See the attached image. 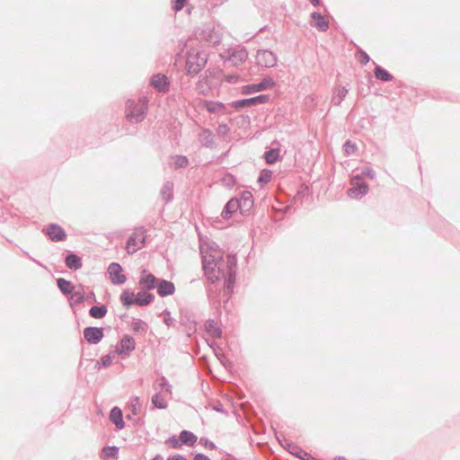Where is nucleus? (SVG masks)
Masks as SVG:
<instances>
[{
	"label": "nucleus",
	"mask_w": 460,
	"mask_h": 460,
	"mask_svg": "<svg viewBox=\"0 0 460 460\" xmlns=\"http://www.w3.org/2000/svg\"><path fill=\"white\" fill-rule=\"evenodd\" d=\"M358 61L362 64V65H367L369 61H370V57L369 55L365 52L364 50L360 49L358 52Z\"/></svg>",
	"instance_id": "3c124183"
},
{
	"label": "nucleus",
	"mask_w": 460,
	"mask_h": 460,
	"mask_svg": "<svg viewBox=\"0 0 460 460\" xmlns=\"http://www.w3.org/2000/svg\"><path fill=\"white\" fill-rule=\"evenodd\" d=\"M152 403L153 405L157 409H166L167 408V402H165L164 396L161 394V393H156L152 397Z\"/></svg>",
	"instance_id": "a19ab883"
},
{
	"label": "nucleus",
	"mask_w": 460,
	"mask_h": 460,
	"mask_svg": "<svg viewBox=\"0 0 460 460\" xmlns=\"http://www.w3.org/2000/svg\"><path fill=\"white\" fill-rule=\"evenodd\" d=\"M205 330L208 334L211 335L213 338H220L222 334V330L218 325L217 322L213 319H208L205 324Z\"/></svg>",
	"instance_id": "a878e982"
},
{
	"label": "nucleus",
	"mask_w": 460,
	"mask_h": 460,
	"mask_svg": "<svg viewBox=\"0 0 460 460\" xmlns=\"http://www.w3.org/2000/svg\"><path fill=\"white\" fill-rule=\"evenodd\" d=\"M173 182L171 181H167L164 183L161 189V197L165 202H171L173 199Z\"/></svg>",
	"instance_id": "bb28decb"
},
{
	"label": "nucleus",
	"mask_w": 460,
	"mask_h": 460,
	"mask_svg": "<svg viewBox=\"0 0 460 460\" xmlns=\"http://www.w3.org/2000/svg\"><path fill=\"white\" fill-rule=\"evenodd\" d=\"M44 233L52 242H62L67 237L65 230L59 225L54 223L49 224Z\"/></svg>",
	"instance_id": "f8f14e48"
},
{
	"label": "nucleus",
	"mask_w": 460,
	"mask_h": 460,
	"mask_svg": "<svg viewBox=\"0 0 460 460\" xmlns=\"http://www.w3.org/2000/svg\"><path fill=\"white\" fill-rule=\"evenodd\" d=\"M238 203L240 204V213L243 216L250 215L254 205L252 193L249 190L242 191L240 193V197L238 198Z\"/></svg>",
	"instance_id": "1a4fd4ad"
},
{
	"label": "nucleus",
	"mask_w": 460,
	"mask_h": 460,
	"mask_svg": "<svg viewBox=\"0 0 460 460\" xmlns=\"http://www.w3.org/2000/svg\"><path fill=\"white\" fill-rule=\"evenodd\" d=\"M155 299V296L152 293L140 291L137 294L136 297L134 298V302L137 305L139 306H145L151 304Z\"/></svg>",
	"instance_id": "393cba45"
},
{
	"label": "nucleus",
	"mask_w": 460,
	"mask_h": 460,
	"mask_svg": "<svg viewBox=\"0 0 460 460\" xmlns=\"http://www.w3.org/2000/svg\"><path fill=\"white\" fill-rule=\"evenodd\" d=\"M186 1L187 0H172V9L176 12L181 11L184 7Z\"/></svg>",
	"instance_id": "603ef678"
},
{
	"label": "nucleus",
	"mask_w": 460,
	"mask_h": 460,
	"mask_svg": "<svg viewBox=\"0 0 460 460\" xmlns=\"http://www.w3.org/2000/svg\"><path fill=\"white\" fill-rule=\"evenodd\" d=\"M135 294L133 291L126 289L120 294L119 300L124 306L129 307L133 305H136L133 298Z\"/></svg>",
	"instance_id": "4c0bfd02"
},
{
	"label": "nucleus",
	"mask_w": 460,
	"mask_h": 460,
	"mask_svg": "<svg viewBox=\"0 0 460 460\" xmlns=\"http://www.w3.org/2000/svg\"><path fill=\"white\" fill-rule=\"evenodd\" d=\"M348 89L344 86L335 88L332 97V103L335 106L340 105L343 99L346 97Z\"/></svg>",
	"instance_id": "473e14b6"
},
{
	"label": "nucleus",
	"mask_w": 460,
	"mask_h": 460,
	"mask_svg": "<svg viewBox=\"0 0 460 460\" xmlns=\"http://www.w3.org/2000/svg\"><path fill=\"white\" fill-rule=\"evenodd\" d=\"M197 89L203 95H208L210 87L208 85V76L206 75L199 78L197 83Z\"/></svg>",
	"instance_id": "ea45409f"
},
{
	"label": "nucleus",
	"mask_w": 460,
	"mask_h": 460,
	"mask_svg": "<svg viewBox=\"0 0 460 460\" xmlns=\"http://www.w3.org/2000/svg\"><path fill=\"white\" fill-rule=\"evenodd\" d=\"M271 177L272 172L270 170L264 169L261 172L258 181L261 183H268L270 181Z\"/></svg>",
	"instance_id": "49530a36"
},
{
	"label": "nucleus",
	"mask_w": 460,
	"mask_h": 460,
	"mask_svg": "<svg viewBox=\"0 0 460 460\" xmlns=\"http://www.w3.org/2000/svg\"><path fill=\"white\" fill-rule=\"evenodd\" d=\"M164 314V323L168 326H173L176 323V320L171 316V313L169 310L165 309L163 312Z\"/></svg>",
	"instance_id": "8fccbe9b"
},
{
	"label": "nucleus",
	"mask_w": 460,
	"mask_h": 460,
	"mask_svg": "<svg viewBox=\"0 0 460 460\" xmlns=\"http://www.w3.org/2000/svg\"><path fill=\"white\" fill-rule=\"evenodd\" d=\"M152 460H164V458L162 456L156 455Z\"/></svg>",
	"instance_id": "0e129e2a"
},
{
	"label": "nucleus",
	"mask_w": 460,
	"mask_h": 460,
	"mask_svg": "<svg viewBox=\"0 0 460 460\" xmlns=\"http://www.w3.org/2000/svg\"><path fill=\"white\" fill-rule=\"evenodd\" d=\"M66 266L73 270H77L82 268V259L75 253L69 252L65 258Z\"/></svg>",
	"instance_id": "b1692460"
},
{
	"label": "nucleus",
	"mask_w": 460,
	"mask_h": 460,
	"mask_svg": "<svg viewBox=\"0 0 460 460\" xmlns=\"http://www.w3.org/2000/svg\"><path fill=\"white\" fill-rule=\"evenodd\" d=\"M230 131L229 127L226 124H219L217 127V133L220 135H227Z\"/></svg>",
	"instance_id": "6e6d98bb"
},
{
	"label": "nucleus",
	"mask_w": 460,
	"mask_h": 460,
	"mask_svg": "<svg viewBox=\"0 0 460 460\" xmlns=\"http://www.w3.org/2000/svg\"><path fill=\"white\" fill-rule=\"evenodd\" d=\"M313 5L318 6L320 4L321 0H310Z\"/></svg>",
	"instance_id": "680f3d73"
},
{
	"label": "nucleus",
	"mask_w": 460,
	"mask_h": 460,
	"mask_svg": "<svg viewBox=\"0 0 460 460\" xmlns=\"http://www.w3.org/2000/svg\"><path fill=\"white\" fill-rule=\"evenodd\" d=\"M108 312V308L105 305H93L89 310V315L95 319L103 318Z\"/></svg>",
	"instance_id": "72a5a7b5"
},
{
	"label": "nucleus",
	"mask_w": 460,
	"mask_h": 460,
	"mask_svg": "<svg viewBox=\"0 0 460 460\" xmlns=\"http://www.w3.org/2000/svg\"><path fill=\"white\" fill-rule=\"evenodd\" d=\"M159 385L161 386L162 390L171 393L172 385L168 383L164 376H162Z\"/></svg>",
	"instance_id": "5fc2aeb1"
},
{
	"label": "nucleus",
	"mask_w": 460,
	"mask_h": 460,
	"mask_svg": "<svg viewBox=\"0 0 460 460\" xmlns=\"http://www.w3.org/2000/svg\"><path fill=\"white\" fill-rule=\"evenodd\" d=\"M194 460H210V458L202 453H197L194 456Z\"/></svg>",
	"instance_id": "13d9d810"
},
{
	"label": "nucleus",
	"mask_w": 460,
	"mask_h": 460,
	"mask_svg": "<svg viewBox=\"0 0 460 460\" xmlns=\"http://www.w3.org/2000/svg\"><path fill=\"white\" fill-rule=\"evenodd\" d=\"M57 285L61 293L65 296L70 295L75 290V286L73 283L63 278L57 279Z\"/></svg>",
	"instance_id": "cd10ccee"
},
{
	"label": "nucleus",
	"mask_w": 460,
	"mask_h": 460,
	"mask_svg": "<svg viewBox=\"0 0 460 460\" xmlns=\"http://www.w3.org/2000/svg\"><path fill=\"white\" fill-rule=\"evenodd\" d=\"M101 362L104 367H109L111 364V358L110 355L103 356L101 358Z\"/></svg>",
	"instance_id": "4d7b16f0"
},
{
	"label": "nucleus",
	"mask_w": 460,
	"mask_h": 460,
	"mask_svg": "<svg viewBox=\"0 0 460 460\" xmlns=\"http://www.w3.org/2000/svg\"><path fill=\"white\" fill-rule=\"evenodd\" d=\"M128 409L132 415L137 416L141 411V403L137 396H133L128 402Z\"/></svg>",
	"instance_id": "58836bf2"
},
{
	"label": "nucleus",
	"mask_w": 460,
	"mask_h": 460,
	"mask_svg": "<svg viewBox=\"0 0 460 460\" xmlns=\"http://www.w3.org/2000/svg\"><path fill=\"white\" fill-rule=\"evenodd\" d=\"M348 190V194L350 198L360 199L365 196L368 191V185L366 182H359L357 181V184Z\"/></svg>",
	"instance_id": "a211bd4d"
},
{
	"label": "nucleus",
	"mask_w": 460,
	"mask_h": 460,
	"mask_svg": "<svg viewBox=\"0 0 460 460\" xmlns=\"http://www.w3.org/2000/svg\"><path fill=\"white\" fill-rule=\"evenodd\" d=\"M275 86L274 80L270 77H264L258 84H251L242 86L241 93L245 95L252 94L254 93L262 92L268 89H271Z\"/></svg>",
	"instance_id": "423d86ee"
},
{
	"label": "nucleus",
	"mask_w": 460,
	"mask_h": 460,
	"mask_svg": "<svg viewBox=\"0 0 460 460\" xmlns=\"http://www.w3.org/2000/svg\"><path fill=\"white\" fill-rule=\"evenodd\" d=\"M375 176H376V172L371 167H369V166L364 167L361 170L360 173L354 175L352 177L351 184H357V181H360L363 177H368L370 179H374Z\"/></svg>",
	"instance_id": "e433bc0d"
},
{
	"label": "nucleus",
	"mask_w": 460,
	"mask_h": 460,
	"mask_svg": "<svg viewBox=\"0 0 460 460\" xmlns=\"http://www.w3.org/2000/svg\"><path fill=\"white\" fill-rule=\"evenodd\" d=\"M110 420L116 426L118 429L125 427L122 411L119 407H113L110 412Z\"/></svg>",
	"instance_id": "412c9836"
},
{
	"label": "nucleus",
	"mask_w": 460,
	"mask_h": 460,
	"mask_svg": "<svg viewBox=\"0 0 460 460\" xmlns=\"http://www.w3.org/2000/svg\"><path fill=\"white\" fill-rule=\"evenodd\" d=\"M167 460H187L184 456L181 455H174L167 458Z\"/></svg>",
	"instance_id": "052dcab7"
},
{
	"label": "nucleus",
	"mask_w": 460,
	"mask_h": 460,
	"mask_svg": "<svg viewBox=\"0 0 460 460\" xmlns=\"http://www.w3.org/2000/svg\"><path fill=\"white\" fill-rule=\"evenodd\" d=\"M240 204L238 203V198L234 197L230 199L225 205L221 216L224 219H229L233 215L239 210Z\"/></svg>",
	"instance_id": "dca6fc26"
},
{
	"label": "nucleus",
	"mask_w": 460,
	"mask_h": 460,
	"mask_svg": "<svg viewBox=\"0 0 460 460\" xmlns=\"http://www.w3.org/2000/svg\"><path fill=\"white\" fill-rule=\"evenodd\" d=\"M257 64L262 67L270 68L277 65V55L269 49H260L256 56Z\"/></svg>",
	"instance_id": "6e6552de"
},
{
	"label": "nucleus",
	"mask_w": 460,
	"mask_h": 460,
	"mask_svg": "<svg viewBox=\"0 0 460 460\" xmlns=\"http://www.w3.org/2000/svg\"><path fill=\"white\" fill-rule=\"evenodd\" d=\"M147 111V100L145 98L137 101L129 99L126 105V118L131 123H138L144 120Z\"/></svg>",
	"instance_id": "7ed1b4c3"
},
{
	"label": "nucleus",
	"mask_w": 460,
	"mask_h": 460,
	"mask_svg": "<svg viewBox=\"0 0 460 460\" xmlns=\"http://www.w3.org/2000/svg\"><path fill=\"white\" fill-rule=\"evenodd\" d=\"M122 271L123 269L119 263L112 262L109 265L108 273L111 283L115 285H121L126 282L127 278Z\"/></svg>",
	"instance_id": "9b49d317"
},
{
	"label": "nucleus",
	"mask_w": 460,
	"mask_h": 460,
	"mask_svg": "<svg viewBox=\"0 0 460 460\" xmlns=\"http://www.w3.org/2000/svg\"><path fill=\"white\" fill-rule=\"evenodd\" d=\"M136 348V341L133 337L125 335L119 345L116 348L115 352L120 356L128 357Z\"/></svg>",
	"instance_id": "ddd939ff"
},
{
	"label": "nucleus",
	"mask_w": 460,
	"mask_h": 460,
	"mask_svg": "<svg viewBox=\"0 0 460 460\" xmlns=\"http://www.w3.org/2000/svg\"><path fill=\"white\" fill-rule=\"evenodd\" d=\"M343 150L346 155H351L356 153L358 147L355 143L347 140L343 145Z\"/></svg>",
	"instance_id": "c03bdc74"
},
{
	"label": "nucleus",
	"mask_w": 460,
	"mask_h": 460,
	"mask_svg": "<svg viewBox=\"0 0 460 460\" xmlns=\"http://www.w3.org/2000/svg\"><path fill=\"white\" fill-rule=\"evenodd\" d=\"M283 439H280V437L277 436L278 440L279 441L280 445L287 449L290 454L293 456L301 458L303 456L311 457V455L302 449L300 447L293 443L292 441H289L288 439H286L284 436H282Z\"/></svg>",
	"instance_id": "2eb2a0df"
},
{
	"label": "nucleus",
	"mask_w": 460,
	"mask_h": 460,
	"mask_svg": "<svg viewBox=\"0 0 460 460\" xmlns=\"http://www.w3.org/2000/svg\"><path fill=\"white\" fill-rule=\"evenodd\" d=\"M197 439V436L191 431L182 430L180 433V440L181 445L192 447L196 443Z\"/></svg>",
	"instance_id": "c756f323"
},
{
	"label": "nucleus",
	"mask_w": 460,
	"mask_h": 460,
	"mask_svg": "<svg viewBox=\"0 0 460 460\" xmlns=\"http://www.w3.org/2000/svg\"><path fill=\"white\" fill-rule=\"evenodd\" d=\"M302 460H319V459H316L315 457L312 456L311 457H306V456H303L300 458Z\"/></svg>",
	"instance_id": "e2e57ef3"
},
{
	"label": "nucleus",
	"mask_w": 460,
	"mask_h": 460,
	"mask_svg": "<svg viewBox=\"0 0 460 460\" xmlns=\"http://www.w3.org/2000/svg\"><path fill=\"white\" fill-rule=\"evenodd\" d=\"M311 16L314 20V26L316 27L318 31L324 32L329 29V21H327L321 13L314 12Z\"/></svg>",
	"instance_id": "4be33fe9"
},
{
	"label": "nucleus",
	"mask_w": 460,
	"mask_h": 460,
	"mask_svg": "<svg viewBox=\"0 0 460 460\" xmlns=\"http://www.w3.org/2000/svg\"><path fill=\"white\" fill-rule=\"evenodd\" d=\"M84 300H85V296H84V288L82 286H80L79 290H76V291L74 290L70 294V297L68 298V302L71 306L81 304Z\"/></svg>",
	"instance_id": "2f4dec72"
},
{
	"label": "nucleus",
	"mask_w": 460,
	"mask_h": 460,
	"mask_svg": "<svg viewBox=\"0 0 460 460\" xmlns=\"http://www.w3.org/2000/svg\"><path fill=\"white\" fill-rule=\"evenodd\" d=\"M146 238V229L144 227L136 228L126 243L128 253H134L144 247Z\"/></svg>",
	"instance_id": "20e7f679"
},
{
	"label": "nucleus",
	"mask_w": 460,
	"mask_h": 460,
	"mask_svg": "<svg viewBox=\"0 0 460 460\" xmlns=\"http://www.w3.org/2000/svg\"><path fill=\"white\" fill-rule=\"evenodd\" d=\"M205 108L209 113H226V111L225 104L220 102H207Z\"/></svg>",
	"instance_id": "7c9ffc66"
},
{
	"label": "nucleus",
	"mask_w": 460,
	"mask_h": 460,
	"mask_svg": "<svg viewBox=\"0 0 460 460\" xmlns=\"http://www.w3.org/2000/svg\"><path fill=\"white\" fill-rule=\"evenodd\" d=\"M172 158L176 169L185 168L189 165V159L185 155H175Z\"/></svg>",
	"instance_id": "37998d69"
},
{
	"label": "nucleus",
	"mask_w": 460,
	"mask_h": 460,
	"mask_svg": "<svg viewBox=\"0 0 460 460\" xmlns=\"http://www.w3.org/2000/svg\"><path fill=\"white\" fill-rule=\"evenodd\" d=\"M103 336V328L102 327L89 326L84 330V338L89 344H98L101 342Z\"/></svg>",
	"instance_id": "9d476101"
},
{
	"label": "nucleus",
	"mask_w": 460,
	"mask_h": 460,
	"mask_svg": "<svg viewBox=\"0 0 460 460\" xmlns=\"http://www.w3.org/2000/svg\"><path fill=\"white\" fill-rule=\"evenodd\" d=\"M270 101L269 94H260L255 97L245 98L241 100H236L231 102V107L236 110H240L248 106H257L261 104H264Z\"/></svg>",
	"instance_id": "0eeeda50"
},
{
	"label": "nucleus",
	"mask_w": 460,
	"mask_h": 460,
	"mask_svg": "<svg viewBox=\"0 0 460 460\" xmlns=\"http://www.w3.org/2000/svg\"><path fill=\"white\" fill-rule=\"evenodd\" d=\"M199 444L203 445L206 447H208L209 449H216L217 447L214 442L208 440L207 438H199Z\"/></svg>",
	"instance_id": "864d4df0"
},
{
	"label": "nucleus",
	"mask_w": 460,
	"mask_h": 460,
	"mask_svg": "<svg viewBox=\"0 0 460 460\" xmlns=\"http://www.w3.org/2000/svg\"><path fill=\"white\" fill-rule=\"evenodd\" d=\"M202 38L212 45H217L221 42L220 33L211 28H207L203 30Z\"/></svg>",
	"instance_id": "5701e85b"
},
{
	"label": "nucleus",
	"mask_w": 460,
	"mask_h": 460,
	"mask_svg": "<svg viewBox=\"0 0 460 460\" xmlns=\"http://www.w3.org/2000/svg\"><path fill=\"white\" fill-rule=\"evenodd\" d=\"M209 257H211V261L207 258L203 261V267L208 279L213 283L224 279L226 291L232 292L236 275V256L228 254L226 261L221 254L217 256L209 255Z\"/></svg>",
	"instance_id": "f257e3e1"
},
{
	"label": "nucleus",
	"mask_w": 460,
	"mask_h": 460,
	"mask_svg": "<svg viewBox=\"0 0 460 460\" xmlns=\"http://www.w3.org/2000/svg\"><path fill=\"white\" fill-rule=\"evenodd\" d=\"M248 58V52L246 51L245 49H238V50H234L231 56H230V58L229 60L234 64V65H238V64H241V63H243Z\"/></svg>",
	"instance_id": "c85d7f7f"
},
{
	"label": "nucleus",
	"mask_w": 460,
	"mask_h": 460,
	"mask_svg": "<svg viewBox=\"0 0 460 460\" xmlns=\"http://www.w3.org/2000/svg\"><path fill=\"white\" fill-rule=\"evenodd\" d=\"M208 54L196 49L188 51L186 57V72L188 75H197L206 66Z\"/></svg>",
	"instance_id": "f03ea898"
},
{
	"label": "nucleus",
	"mask_w": 460,
	"mask_h": 460,
	"mask_svg": "<svg viewBox=\"0 0 460 460\" xmlns=\"http://www.w3.org/2000/svg\"><path fill=\"white\" fill-rule=\"evenodd\" d=\"M150 84L159 93H165L170 89V80L163 74H155L150 79Z\"/></svg>",
	"instance_id": "4468645a"
},
{
	"label": "nucleus",
	"mask_w": 460,
	"mask_h": 460,
	"mask_svg": "<svg viewBox=\"0 0 460 460\" xmlns=\"http://www.w3.org/2000/svg\"><path fill=\"white\" fill-rule=\"evenodd\" d=\"M156 288L157 294L162 297L171 296L175 292L174 284L166 279H159Z\"/></svg>",
	"instance_id": "f3484780"
},
{
	"label": "nucleus",
	"mask_w": 460,
	"mask_h": 460,
	"mask_svg": "<svg viewBox=\"0 0 460 460\" xmlns=\"http://www.w3.org/2000/svg\"><path fill=\"white\" fill-rule=\"evenodd\" d=\"M221 181L224 186L227 188H232L235 182V177L231 173H226L225 176L222 177Z\"/></svg>",
	"instance_id": "de8ad7c7"
},
{
	"label": "nucleus",
	"mask_w": 460,
	"mask_h": 460,
	"mask_svg": "<svg viewBox=\"0 0 460 460\" xmlns=\"http://www.w3.org/2000/svg\"><path fill=\"white\" fill-rule=\"evenodd\" d=\"M165 444L172 448H180L182 445L180 440V437L172 436L165 440Z\"/></svg>",
	"instance_id": "09e8293b"
},
{
	"label": "nucleus",
	"mask_w": 460,
	"mask_h": 460,
	"mask_svg": "<svg viewBox=\"0 0 460 460\" xmlns=\"http://www.w3.org/2000/svg\"><path fill=\"white\" fill-rule=\"evenodd\" d=\"M133 416H134V415H132L131 413H130V414H128V415H127V419H128V420H132V417H133Z\"/></svg>",
	"instance_id": "338daca9"
},
{
	"label": "nucleus",
	"mask_w": 460,
	"mask_h": 460,
	"mask_svg": "<svg viewBox=\"0 0 460 460\" xmlns=\"http://www.w3.org/2000/svg\"><path fill=\"white\" fill-rule=\"evenodd\" d=\"M180 325L183 328L182 332L188 337H191L197 332V321L194 314L187 309H181L179 318Z\"/></svg>",
	"instance_id": "39448f33"
},
{
	"label": "nucleus",
	"mask_w": 460,
	"mask_h": 460,
	"mask_svg": "<svg viewBox=\"0 0 460 460\" xmlns=\"http://www.w3.org/2000/svg\"><path fill=\"white\" fill-rule=\"evenodd\" d=\"M375 76L382 82H390L393 80V75L384 67L376 65L374 70Z\"/></svg>",
	"instance_id": "f704fd0d"
},
{
	"label": "nucleus",
	"mask_w": 460,
	"mask_h": 460,
	"mask_svg": "<svg viewBox=\"0 0 460 460\" xmlns=\"http://www.w3.org/2000/svg\"><path fill=\"white\" fill-rule=\"evenodd\" d=\"M264 158L267 164H273L280 158L279 148H270L264 153Z\"/></svg>",
	"instance_id": "c9c22d12"
},
{
	"label": "nucleus",
	"mask_w": 460,
	"mask_h": 460,
	"mask_svg": "<svg viewBox=\"0 0 460 460\" xmlns=\"http://www.w3.org/2000/svg\"><path fill=\"white\" fill-rule=\"evenodd\" d=\"M217 411H222V409L220 407L216 408Z\"/></svg>",
	"instance_id": "774afa93"
},
{
	"label": "nucleus",
	"mask_w": 460,
	"mask_h": 460,
	"mask_svg": "<svg viewBox=\"0 0 460 460\" xmlns=\"http://www.w3.org/2000/svg\"><path fill=\"white\" fill-rule=\"evenodd\" d=\"M102 451L107 457H117L119 454V447L116 446H106L103 447Z\"/></svg>",
	"instance_id": "a18cd8bd"
},
{
	"label": "nucleus",
	"mask_w": 460,
	"mask_h": 460,
	"mask_svg": "<svg viewBox=\"0 0 460 460\" xmlns=\"http://www.w3.org/2000/svg\"><path fill=\"white\" fill-rule=\"evenodd\" d=\"M85 299L90 300V301H92V302H96V296H95L94 292H93V291L89 292V293L85 296Z\"/></svg>",
	"instance_id": "bf43d9fd"
},
{
	"label": "nucleus",
	"mask_w": 460,
	"mask_h": 460,
	"mask_svg": "<svg viewBox=\"0 0 460 460\" xmlns=\"http://www.w3.org/2000/svg\"><path fill=\"white\" fill-rule=\"evenodd\" d=\"M334 460H347V459L343 456H337Z\"/></svg>",
	"instance_id": "69168bd1"
},
{
	"label": "nucleus",
	"mask_w": 460,
	"mask_h": 460,
	"mask_svg": "<svg viewBox=\"0 0 460 460\" xmlns=\"http://www.w3.org/2000/svg\"><path fill=\"white\" fill-rule=\"evenodd\" d=\"M131 327L135 332H146L147 330V324L138 318L133 319Z\"/></svg>",
	"instance_id": "79ce46f5"
},
{
	"label": "nucleus",
	"mask_w": 460,
	"mask_h": 460,
	"mask_svg": "<svg viewBox=\"0 0 460 460\" xmlns=\"http://www.w3.org/2000/svg\"><path fill=\"white\" fill-rule=\"evenodd\" d=\"M158 281L159 279L154 274L149 273L140 278L139 286L142 290L154 289L157 287Z\"/></svg>",
	"instance_id": "aec40b11"
},
{
	"label": "nucleus",
	"mask_w": 460,
	"mask_h": 460,
	"mask_svg": "<svg viewBox=\"0 0 460 460\" xmlns=\"http://www.w3.org/2000/svg\"><path fill=\"white\" fill-rule=\"evenodd\" d=\"M215 136L208 128H204L199 136L201 145L207 148H213L215 146Z\"/></svg>",
	"instance_id": "6ab92c4d"
}]
</instances>
